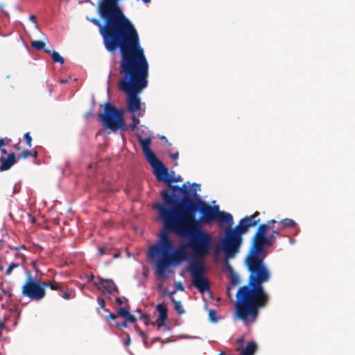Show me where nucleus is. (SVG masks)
<instances>
[{"label":"nucleus","mask_w":355,"mask_h":355,"mask_svg":"<svg viewBox=\"0 0 355 355\" xmlns=\"http://www.w3.org/2000/svg\"><path fill=\"white\" fill-rule=\"evenodd\" d=\"M227 289V291H229L230 290V287L228 286Z\"/></svg>","instance_id":"nucleus-57"},{"label":"nucleus","mask_w":355,"mask_h":355,"mask_svg":"<svg viewBox=\"0 0 355 355\" xmlns=\"http://www.w3.org/2000/svg\"><path fill=\"white\" fill-rule=\"evenodd\" d=\"M11 141V139H8L6 141L4 139H0V147L7 146Z\"/></svg>","instance_id":"nucleus-35"},{"label":"nucleus","mask_w":355,"mask_h":355,"mask_svg":"<svg viewBox=\"0 0 355 355\" xmlns=\"http://www.w3.org/2000/svg\"><path fill=\"white\" fill-rule=\"evenodd\" d=\"M176 288L179 291H184V286L180 282L176 284Z\"/></svg>","instance_id":"nucleus-40"},{"label":"nucleus","mask_w":355,"mask_h":355,"mask_svg":"<svg viewBox=\"0 0 355 355\" xmlns=\"http://www.w3.org/2000/svg\"><path fill=\"white\" fill-rule=\"evenodd\" d=\"M167 320H168L167 313H161L160 315H159V318L157 320V329H160L163 327V329H162L163 331L168 330V329L164 327V323H165V322L167 321Z\"/></svg>","instance_id":"nucleus-21"},{"label":"nucleus","mask_w":355,"mask_h":355,"mask_svg":"<svg viewBox=\"0 0 355 355\" xmlns=\"http://www.w3.org/2000/svg\"><path fill=\"white\" fill-rule=\"evenodd\" d=\"M98 117L102 124L113 132L127 130L122 112L110 103H105L104 112L99 113Z\"/></svg>","instance_id":"nucleus-11"},{"label":"nucleus","mask_w":355,"mask_h":355,"mask_svg":"<svg viewBox=\"0 0 355 355\" xmlns=\"http://www.w3.org/2000/svg\"><path fill=\"white\" fill-rule=\"evenodd\" d=\"M44 290H46V288H50L51 290L59 291L64 286V285H62L61 283L55 282L54 280H53L52 282L44 281Z\"/></svg>","instance_id":"nucleus-20"},{"label":"nucleus","mask_w":355,"mask_h":355,"mask_svg":"<svg viewBox=\"0 0 355 355\" xmlns=\"http://www.w3.org/2000/svg\"><path fill=\"white\" fill-rule=\"evenodd\" d=\"M170 299L174 305V309L178 312V313L180 315L185 313V310L182 307L181 301L176 300L173 296H170Z\"/></svg>","instance_id":"nucleus-22"},{"label":"nucleus","mask_w":355,"mask_h":355,"mask_svg":"<svg viewBox=\"0 0 355 355\" xmlns=\"http://www.w3.org/2000/svg\"><path fill=\"white\" fill-rule=\"evenodd\" d=\"M167 229L182 238H189L187 245L192 250L194 260L189 264V271L193 285L200 293L210 291L209 282L204 275V259L209 254L212 246L211 236L200 227L191 225L189 221L182 223L173 222L168 223Z\"/></svg>","instance_id":"nucleus-3"},{"label":"nucleus","mask_w":355,"mask_h":355,"mask_svg":"<svg viewBox=\"0 0 355 355\" xmlns=\"http://www.w3.org/2000/svg\"><path fill=\"white\" fill-rule=\"evenodd\" d=\"M19 267V264L17 263H11L9 266L8 267V268L6 269V270L5 271V275H9L12 270H14L15 268H17Z\"/></svg>","instance_id":"nucleus-28"},{"label":"nucleus","mask_w":355,"mask_h":355,"mask_svg":"<svg viewBox=\"0 0 355 355\" xmlns=\"http://www.w3.org/2000/svg\"><path fill=\"white\" fill-rule=\"evenodd\" d=\"M168 187L171 189V190H172L171 193H173L174 195L176 191L180 193V186L177 185V184L173 185L172 184H171V186H168Z\"/></svg>","instance_id":"nucleus-33"},{"label":"nucleus","mask_w":355,"mask_h":355,"mask_svg":"<svg viewBox=\"0 0 355 355\" xmlns=\"http://www.w3.org/2000/svg\"><path fill=\"white\" fill-rule=\"evenodd\" d=\"M117 316H118L117 314L116 315L114 313H110L108 314V315L106 317V320H107V321L110 322L112 320L116 319Z\"/></svg>","instance_id":"nucleus-36"},{"label":"nucleus","mask_w":355,"mask_h":355,"mask_svg":"<svg viewBox=\"0 0 355 355\" xmlns=\"http://www.w3.org/2000/svg\"><path fill=\"white\" fill-rule=\"evenodd\" d=\"M61 292L60 296L65 300H69L72 297V290L67 286L64 285L60 291Z\"/></svg>","instance_id":"nucleus-23"},{"label":"nucleus","mask_w":355,"mask_h":355,"mask_svg":"<svg viewBox=\"0 0 355 355\" xmlns=\"http://www.w3.org/2000/svg\"><path fill=\"white\" fill-rule=\"evenodd\" d=\"M21 294L31 300H42L46 296L44 281L38 280L29 274L21 286Z\"/></svg>","instance_id":"nucleus-12"},{"label":"nucleus","mask_w":355,"mask_h":355,"mask_svg":"<svg viewBox=\"0 0 355 355\" xmlns=\"http://www.w3.org/2000/svg\"><path fill=\"white\" fill-rule=\"evenodd\" d=\"M217 313L216 311L213 309H210L209 311V318L211 321L216 322L217 319Z\"/></svg>","instance_id":"nucleus-32"},{"label":"nucleus","mask_w":355,"mask_h":355,"mask_svg":"<svg viewBox=\"0 0 355 355\" xmlns=\"http://www.w3.org/2000/svg\"><path fill=\"white\" fill-rule=\"evenodd\" d=\"M99 282L96 283V285H101V288H102L103 293H119V288L112 279H104L101 277H98Z\"/></svg>","instance_id":"nucleus-14"},{"label":"nucleus","mask_w":355,"mask_h":355,"mask_svg":"<svg viewBox=\"0 0 355 355\" xmlns=\"http://www.w3.org/2000/svg\"><path fill=\"white\" fill-rule=\"evenodd\" d=\"M230 278L232 285L236 286L239 284V277L234 271L230 273Z\"/></svg>","instance_id":"nucleus-26"},{"label":"nucleus","mask_w":355,"mask_h":355,"mask_svg":"<svg viewBox=\"0 0 355 355\" xmlns=\"http://www.w3.org/2000/svg\"><path fill=\"white\" fill-rule=\"evenodd\" d=\"M178 156H179L178 152H176V153L171 155V157L173 160L177 159L178 158Z\"/></svg>","instance_id":"nucleus-42"},{"label":"nucleus","mask_w":355,"mask_h":355,"mask_svg":"<svg viewBox=\"0 0 355 355\" xmlns=\"http://www.w3.org/2000/svg\"><path fill=\"white\" fill-rule=\"evenodd\" d=\"M148 68L144 49L120 60L119 73L123 78L119 87L128 95L127 107L132 114L141 110L139 94L147 87Z\"/></svg>","instance_id":"nucleus-4"},{"label":"nucleus","mask_w":355,"mask_h":355,"mask_svg":"<svg viewBox=\"0 0 355 355\" xmlns=\"http://www.w3.org/2000/svg\"><path fill=\"white\" fill-rule=\"evenodd\" d=\"M32 156H33L34 157H36L37 156V151H34V153H32Z\"/></svg>","instance_id":"nucleus-51"},{"label":"nucleus","mask_w":355,"mask_h":355,"mask_svg":"<svg viewBox=\"0 0 355 355\" xmlns=\"http://www.w3.org/2000/svg\"><path fill=\"white\" fill-rule=\"evenodd\" d=\"M269 227L266 224L259 225L253 236L252 244L245 259H264L266 251L264 246H271L274 244V236H267Z\"/></svg>","instance_id":"nucleus-10"},{"label":"nucleus","mask_w":355,"mask_h":355,"mask_svg":"<svg viewBox=\"0 0 355 355\" xmlns=\"http://www.w3.org/2000/svg\"><path fill=\"white\" fill-rule=\"evenodd\" d=\"M141 336H144V333L143 332H141Z\"/></svg>","instance_id":"nucleus-58"},{"label":"nucleus","mask_w":355,"mask_h":355,"mask_svg":"<svg viewBox=\"0 0 355 355\" xmlns=\"http://www.w3.org/2000/svg\"><path fill=\"white\" fill-rule=\"evenodd\" d=\"M14 148L17 150H19L21 149V147H20V141L17 144H16L15 146H14Z\"/></svg>","instance_id":"nucleus-46"},{"label":"nucleus","mask_w":355,"mask_h":355,"mask_svg":"<svg viewBox=\"0 0 355 355\" xmlns=\"http://www.w3.org/2000/svg\"><path fill=\"white\" fill-rule=\"evenodd\" d=\"M27 146L31 148L32 146V137L29 132H26L24 135Z\"/></svg>","instance_id":"nucleus-31"},{"label":"nucleus","mask_w":355,"mask_h":355,"mask_svg":"<svg viewBox=\"0 0 355 355\" xmlns=\"http://www.w3.org/2000/svg\"><path fill=\"white\" fill-rule=\"evenodd\" d=\"M279 234H274L272 232V234L270 235H269L268 236H274L275 239H274V243L275 242L276 239H277V235H278Z\"/></svg>","instance_id":"nucleus-47"},{"label":"nucleus","mask_w":355,"mask_h":355,"mask_svg":"<svg viewBox=\"0 0 355 355\" xmlns=\"http://www.w3.org/2000/svg\"><path fill=\"white\" fill-rule=\"evenodd\" d=\"M228 259L226 258L225 261V268H227V270L230 272V273H232V272H234V269L232 268V266L230 264V263L228 262L227 261Z\"/></svg>","instance_id":"nucleus-34"},{"label":"nucleus","mask_w":355,"mask_h":355,"mask_svg":"<svg viewBox=\"0 0 355 355\" xmlns=\"http://www.w3.org/2000/svg\"><path fill=\"white\" fill-rule=\"evenodd\" d=\"M29 19L31 21H32L35 25L37 24V21H36V16L35 15H31L29 17Z\"/></svg>","instance_id":"nucleus-41"},{"label":"nucleus","mask_w":355,"mask_h":355,"mask_svg":"<svg viewBox=\"0 0 355 355\" xmlns=\"http://www.w3.org/2000/svg\"><path fill=\"white\" fill-rule=\"evenodd\" d=\"M215 221L218 223H225L230 226L233 224V218L230 213L220 211L218 209Z\"/></svg>","instance_id":"nucleus-16"},{"label":"nucleus","mask_w":355,"mask_h":355,"mask_svg":"<svg viewBox=\"0 0 355 355\" xmlns=\"http://www.w3.org/2000/svg\"><path fill=\"white\" fill-rule=\"evenodd\" d=\"M259 214L257 211L250 216L241 218L234 228L227 229L223 245V250L227 259L232 258L239 252L242 243V235L260 222Z\"/></svg>","instance_id":"nucleus-8"},{"label":"nucleus","mask_w":355,"mask_h":355,"mask_svg":"<svg viewBox=\"0 0 355 355\" xmlns=\"http://www.w3.org/2000/svg\"><path fill=\"white\" fill-rule=\"evenodd\" d=\"M156 310L159 312V315L167 313V309L164 303L158 304L156 306Z\"/></svg>","instance_id":"nucleus-29"},{"label":"nucleus","mask_w":355,"mask_h":355,"mask_svg":"<svg viewBox=\"0 0 355 355\" xmlns=\"http://www.w3.org/2000/svg\"><path fill=\"white\" fill-rule=\"evenodd\" d=\"M115 302H116L119 305H121V304H123V301H122L121 298V297H116V299H115Z\"/></svg>","instance_id":"nucleus-44"},{"label":"nucleus","mask_w":355,"mask_h":355,"mask_svg":"<svg viewBox=\"0 0 355 355\" xmlns=\"http://www.w3.org/2000/svg\"><path fill=\"white\" fill-rule=\"evenodd\" d=\"M136 311H137V312H139V313H141V310L140 309H137L136 310Z\"/></svg>","instance_id":"nucleus-55"},{"label":"nucleus","mask_w":355,"mask_h":355,"mask_svg":"<svg viewBox=\"0 0 355 355\" xmlns=\"http://www.w3.org/2000/svg\"><path fill=\"white\" fill-rule=\"evenodd\" d=\"M196 200L184 201V206L176 217L175 222L182 223L184 221H189L191 225L200 227V224H211L215 221L218 206H211L202 200L200 196L194 193Z\"/></svg>","instance_id":"nucleus-6"},{"label":"nucleus","mask_w":355,"mask_h":355,"mask_svg":"<svg viewBox=\"0 0 355 355\" xmlns=\"http://www.w3.org/2000/svg\"><path fill=\"white\" fill-rule=\"evenodd\" d=\"M114 326L116 327L121 328V329L126 328L127 327V322H123L121 323L116 322L114 324Z\"/></svg>","instance_id":"nucleus-37"},{"label":"nucleus","mask_w":355,"mask_h":355,"mask_svg":"<svg viewBox=\"0 0 355 355\" xmlns=\"http://www.w3.org/2000/svg\"><path fill=\"white\" fill-rule=\"evenodd\" d=\"M162 229L158 236V241L149 247L148 257L152 260H156V275L166 279V268L171 264L178 265L188 259L189 248L187 243L181 245L177 249L173 250V241L169 236L173 230L167 229L166 221H162Z\"/></svg>","instance_id":"nucleus-5"},{"label":"nucleus","mask_w":355,"mask_h":355,"mask_svg":"<svg viewBox=\"0 0 355 355\" xmlns=\"http://www.w3.org/2000/svg\"><path fill=\"white\" fill-rule=\"evenodd\" d=\"M117 315L125 318L131 323H134L136 321V318L125 307L120 308L117 311Z\"/></svg>","instance_id":"nucleus-18"},{"label":"nucleus","mask_w":355,"mask_h":355,"mask_svg":"<svg viewBox=\"0 0 355 355\" xmlns=\"http://www.w3.org/2000/svg\"><path fill=\"white\" fill-rule=\"evenodd\" d=\"M46 53L51 54L52 60L54 62L62 64L64 63V58L55 50H51L49 48L44 49Z\"/></svg>","instance_id":"nucleus-19"},{"label":"nucleus","mask_w":355,"mask_h":355,"mask_svg":"<svg viewBox=\"0 0 355 355\" xmlns=\"http://www.w3.org/2000/svg\"><path fill=\"white\" fill-rule=\"evenodd\" d=\"M3 270V267L1 265H0V270Z\"/></svg>","instance_id":"nucleus-56"},{"label":"nucleus","mask_w":355,"mask_h":355,"mask_svg":"<svg viewBox=\"0 0 355 355\" xmlns=\"http://www.w3.org/2000/svg\"><path fill=\"white\" fill-rule=\"evenodd\" d=\"M107 248L106 247H99L98 248V252L101 256L106 254Z\"/></svg>","instance_id":"nucleus-38"},{"label":"nucleus","mask_w":355,"mask_h":355,"mask_svg":"<svg viewBox=\"0 0 355 355\" xmlns=\"http://www.w3.org/2000/svg\"><path fill=\"white\" fill-rule=\"evenodd\" d=\"M97 302H98V304L99 305L98 309H104L105 311L108 312V310L105 309V300L103 297H98L97 298Z\"/></svg>","instance_id":"nucleus-30"},{"label":"nucleus","mask_w":355,"mask_h":355,"mask_svg":"<svg viewBox=\"0 0 355 355\" xmlns=\"http://www.w3.org/2000/svg\"><path fill=\"white\" fill-rule=\"evenodd\" d=\"M115 8L116 9L109 8L107 0H104L98 7L99 14L105 21L104 24L96 18L93 17L89 20L99 27L105 49L110 53H114L119 49L121 59H123L143 48L134 25L125 16L119 6Z\"/></svg>","instance_id":"nucleus-1"},{"label":"nucleus","mask_w":355,"mask_h":355,"mask_svg":"<svg viewBox=\"0 0 355 355\" xmlns=\"http://www.w3.org/2000/svg\"><path fill=\"white\" fill-rule=\"evenodd\" d=\"M31 46L37 51L45 49V43L40 40H34L31 42Z\"/></svg>","instance_id":"nucleus-24"},{"label":"nucleus","mask_w":355,"mask_h":355,"mask_svg":"<svg viewBox=\"0 0 355 355\" xmlns=\"http://www.w3.org/2000/svg\"><path fill=\"white\" fill-rule=\"evenodd\" d=\"M192 186H196V187H200V185L196 183H193Z\"/></svg>","instance_id":"nucleus-54"},{"label":"nucleus","mask_w":355,"mask_h":355,"mask_svg":"<svg viewBox=\"0 0 355 355\" xmlns=\"http://www.w3.org/2000/svg\"><path fill=\"white\" fill-rule=\"evenodd\" d=\"M1 290H2V293L3 295H8L9 297H12V293L10 291H8L4 288H2Z\"/></svg>","instance_id":"nucleus-39"},{"label":"nucleus","mask_w":355,"mask_h":355,"mask_svg":"<svg viewBox=\"0 0 355 355\" xmlns=\"http://www.w3.org/2000/svg\"><path fill=\"white\" fill-rule=\"evenodd\" d=\"M32 156V152L29 150H24L21 153L18 155V159H27L29 157Z\"/></svg>","instance_id":"nucleus-27"},{"label":"nucleus","mask_w":355,"mask_h":355,"mask_svg":"<svg viewBox=\"0 0 355 355\" xmlns=\"http://www.w3.org/2000/svg\"><path fill=\"white\" fill-rule=\"evenodd\" d=\"M60 81L61 83H67V80H63V79H61Z\"/></svg>","instance_id":"nucleus-53"},{"label":"nucleus","mask_w":355,"mask_h":355,"mask_svg":"<svg viewBox=\"0 0 355 355\" xmlns=\"http://www.w3.org/2000/svg\"><path fill=\"white\" fill-rule=\"evenodd\" d=\"M180 193L182 195L181 200L175 198V195L168 189H163L160 196L163 200V203L157 202L153 205V208L158 211V217L161 221H166L168 223H173L177 219L176 217L184 205V201L196 200L189 196V190L185 184L180 187Z\"/></svg>","instance_id":"nucleus-7"},{"label":"nucleus","mask_w":355,"mask_h":355,"mask_svg":"<svg viewBox=\"0 0 355 355\" xmlns=\"http://www.w3.org/2000/svg\"><path fill=\"white\" fill-rule=\"evenodd\" d=\"M243 338H240L237 340V343H243Z\"/></svg>","instance_id":"nucleus-52"},{"label":"nucleus","mask_w":355,"mask_h":355,"mask_svg":"<svg viewBox=\"0 0 355 355\" xmlns=\"http://www.w3.org/2000/svg\"><path fill=\"white\" fill-rule=\"evenodd\" d=\"M161 340V338L159 337H155L152 339L151 343H155V342Z\"/></svg>","instance_id":"nucleus-45"},{"label":"nucleus","mask_w":355,"mask_h":355,"mask_svg":"<svg viewBox=\"0 0 355 355\" xmlns=\"http://www.w3.org/2000/svg\"><path fill=\"white\" fill-rule=\"evenodd\" d=\"M137 138L148 162L153 169V173L158 182H164L167 186H171L173 182L182 181V178L180 175L178 177H171L169 175L168 168L157 158L150 149V138H144L139 132L137 133Z\"/></svg>","instance_id":"nucleus-9"},{"label":"nucleus","mask_w":355,"mask_h":355,"mask_svg":"<svg viewBox=\"0 0 355 355\" xmlns=\"http://www.w3.org/2000/svg\"><path fill=\"white\" fill-rule=\"evenodd\" d=\"M175 292H176L175 291H172V292H171V293H170V292H168V291L164 290V296H166V295H171V296H172V295H173V294H174V293H175Z\"/></svg>","instance_id":"nucleus-43"},{"label":"nucleus","mask_w":355,"mask_h":355,"mask_svg":"<svg viewBox=\"0 0 355 355\" xmlns=\"http://www.w3.org/2000/svg\"><path fill=\"white\" fill-rule=\"evenodd\" d=\"M94 276L93 274H92L87 277V279L89 281H92L94 279Z\"/></svg>","instance_id":"nucleus-49"},{"label":"nucleus","mask_w":355,"mask_h":355,"mask_svg":"<svg viewBox=\"0 0 355 355\" xmlns=\"http://www.w3.org/2000/svg\"><path fill=\"white\" fill-rule=\"evenodd\" d=\"M250 272L247 285L240 287L236 293L235 314L245 324L254 323L259 311L269 302L270 297L263 284L270 279V272L264 264V259H245Z\"/></svg>","instance_id":"nucleus-2"},{"label":"nucleus","mask_w":355,"mask_h":355,"mask_svg":"<svg viewBox=\"0 0 355 355\" xmlns=\"http://www.w3.org/2000/svg\"><path fill=\"white\" fill-rule=\"evenodd\" d=\"M0 150L2 154H4V155L7 154V150L6 148H1Z\"/></svg>","instance_id":"nucleus-50"},{"label":"nucleus","mask_w":355,"mask_h":355,"mask_svg":"<svg viewBox=\"0 0 355 355\" xmlns=\"http://www.w3.org/2000/svg\"><path fill=\"white\" fill-rule=\"evenodd\" d=\"M130 344V336H128V340L125 342V345H129Z\"/></svg>","instance_id":"nucleus-48"},{"label":"nucleus","mask_w":355,"mask_h":355,"mask_svg":"<svg viewBox=\"0 0 355 355\" xmlns=\"http://www.w3.org/2000/svg\"><path fill=\"white\" fill-rule=\"evenodd\" d=\"M0 172L10 169L16 163V156L14 153H10L7 157H0Z\"/></svg>","instance_id":"nucleus-15"},{"label":"nucleus","mask_w":355,"mask_h":355,"mask_svg":"<svg viewBox=\"0 0 355 355\" xmlns=\"http://www.w3.org/2000/svg\"><path fill=\"white\" fill-rule=\"evenodd\" d=\"M132 122L131 124H130L128 125V128L130 130H134L136 127L139 125V120L138 119V118L136 116V115L135 114H132Z\"/></svg>","instance_id":"nucleus-25"},{"label":"nucleus","mask_w":355,"mask_h":355,"mask_svg":"<svg viewBox=\"0 0 355 355\" xmlns=\"http://www.w3.org/2000/svg\"><path fill=\"white\" fill-rule=\"evenodd\" d=\"M257 348L258 347L255 342H248L246 346L241 350V355H254Z\"/></svg>","instance_id":"nucleus-17"},{"label":"nucleus","mask_w":355,"mask_h":355,"mask_svg":"<svg viewBox=\"0 0 355 355\" xmlns=\"http://www.w3.org/2000/svg\"><path fill=\"white\" fill-rule=\"evenodd\" d=\"M266 225L269 227V230H271L274 234H279L280 231L286 227H293L295 230V234H297L300 231L295 220L288 218L282 219L279 222L275 219H271L268 220Z\"/></svg>","instance_id":"nucleus-13"}]
</instances>
